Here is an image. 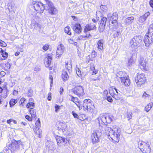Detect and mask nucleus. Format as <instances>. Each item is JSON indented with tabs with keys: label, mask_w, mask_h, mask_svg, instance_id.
I'll use <instances>...</instances> for the list:
<instances>
[{
	"label": "nucleus",
	"mask_w": 153,
	"mask_h": 153,
	"mask_svg": "<svg viewBox=\"0 0 153 153\" xmlns=\"http://www.w3.org/2000/svg\"><path fill=\"white\" fill-rule=\"evenodd\" d=\"M2 97L4 98H5L7 97V95L6 93H4V94H2Z\"/></svg>",
	"instance_id": "63"
},
{
	"label": "nucleus",
	"mask_w": 153,
	"mask_h": 153,
	"mask_svg": "<svg viewBox=\"0 0 153 153\" xmlns=\"http://www.w3.org/2000/svg\"><path fill=\"white\" fill-rule=\"evenodd\" d=\"M0 45L1 46L3 47H5L6 45V44L5 42L1 40H0Z\"/></svg>",
	"instance_id": "48"
},
{
	"label": "nucleus",
	"mask_w": 153,
	"mask_h": 153,
	"mask_svg": "<svg viewBox=\"0 0 153 153\" xmlns=\"http://www.w3.org/2000/svg\"><path fill=\"white\" fill-rule=\"evenodd\" d=\"M128 65L131 66L132 64H134L135 62V60L133 59L132 56L130 57L128 61Z\"/></svg>",
	"instance_id": "30"
},
{
	"label": "nucleus",
	"mask_w": 153,
	"mask_h": 153,
	"mask_svg": "<svg viewBox=\"0 0 153 153\" xmlns=\"http://www.w3.org/2000/svg\"><path fill=\"white\" fill-rule=\"evenodd\" d=\"M144 41L145 46L147 47H149L153 43V24L150 25L148 32L145 35Z\"/></svg>",
	"instance_id": "2"
},
{
	"label": "nucleus",
	"mask_w": 153,
	"mask_h": 153,
	"mask_svg": "<svg viewBox=\"0 0 153 153\" xmlns=\"http://www.w3.org/2000/svg\"><path fill=\"white\" fill-rule=\"evenodd\" d=\"M98 48L100 50L103 49V40H100L97 42Z\"/></svg>",
	"instance_id": "24"
},
{
	"label": "nucleus",
	"mask_w": 153,
	"mask_h": 153,
	"mask_svg": "<svg viewBox=\"0 0 153 153\" xmlns=\"http://www.w3.org/2000/svg\"><path fill=\"white\" fill-rule=\"evenodd\" d=\"M63 91H64V90H63V88H62V87H61L60 89V91H59V93L61 94H62Z\"/></svg>",
	"instance_id": "62"
},
{
	"label": "nucleus",
	"mask_w": 153,
	"mask_h": 153,
	"mask_svg": "<svg viewBox=\"0 0 153 153\" xmlns=\"http://www.w3.org/2000/svg\"><path fill=\"white\" fill-rule=\"evenodd\" d=\"M45 1L46 4L45 9L48 10V12L52 15L56 14L58 13V10L54 7L53 3L48 0H45Z\"/></svg>",
	"instance_id": "6"
},
{
	"label": "nucleus",
	"mask_w": 153,
	"mask_h": 153,
	"mask_svg": "<svg viewBox=\"0 0 153 153\" xmlns=\"http://www.w3.org/2000/svg\"><path fill=\"white\" fill-rule=\"evenodd\" d=\"M25 118L28 120L29 121H31L32 120V118L31 117H30L28 115H26L25 117Z\"/></svg>",
	"instance_id": "49"
},
{
	"label": "nucleus",
	"mask_w": 153,
	"mask_h": 153,
	"mask_svg": "<svg viewBox=\"0 0 153 153\" xmlns=\"http://www.w3.org/2000/svg\"><path fill=\"white\" fill-rule=\"evenodd\" d=\"M107 100L108 101L110 102H111L113 101V100L112 99L111 97L109 96H108L107 97Z\"/></svg>",
	"instance_id": "52"
},
{
	"label": "nucleus",
	"mask_w": 153,
	"mask_h": 153,
	"mask_svg": "<svg viewBox=\"0 0 153 153\" xmlns=\"http://www.w3.org/2000/svg\"><path fill=\"white\" fill-rule=\"evenodd\" d=\"M26 100V99L22 97V98L20 100L19 103H20V105L21 106H24L23 103Z\"/></svg>",
	"instance_id": "37"
},
{
	"label": "nucleus",
	"mask_w": 153,
	"mask_h": 153,
	"mask_svg": "<svg viewBox=\"0 0 153 153\" xmlns=\"http://www.w3.org/2000/svg\"><path fill=\"white\" fill-rule=\"evenodd\" d=\"M0 50L1 51V54L4 58L3 59H1L2 60L5 59L8 56V53L4 51L2 49L0 48Z\"/></svg>",
	"instance_id": "25"
},
{
	"label": "nucleus",
	"mask_w": 153,
	"mask_h": 153,
	"mask_svg": "<svg viewBox=\"0 0 153 153\" xmlns=\"http://www.w3.org/2000/svg\"><path fill=\"white\" fill-rule=\"evenodd\" d=\"M64 47L62 45H60L58 47L56 52V56L58 57L61 56L64 53Z\"/></svg>",
	"instance_id": "15"
},
{
	"label": "nucleus",
	"mask_w": 153,
	"mask_h": 153,
	"mask_svg": "<svg viewBox=\"0 0 153 153\" xmlns=\"http://www.w3.org/2000/svg\"><path fill=\"white\" fill-rule=\"evenodd\" d=\"M96 28V25L93 23H90V24L86 25L85 27L84 32L85 33Z\"/></svg>",
	"instance_id": "18"
},
{
	"label": "nucleus",
	"mask_w": 153,
	"mask_h": 153,
	"mask_svg": "<svg viewBox=\"0 0 153 153\" xmlns=\"http://www.w3.org/2000/svg\"><path fill=\"white\" fill-rule=\"evenodd\" d=\"M71 68V66L70 64H69V65L68 66V63H66V68L67 69L66 70L67 71H68V70L70 69H69Z\"/></svg>",
	"instance_id": "53"
},
{
	"label": "nucleus",
	"mask_w": 153,
	"mask_h": 153,
	"mask_svg": "<svg viewBox=\"0 0 153 153\" xmlns=\"http://www.w3.org/2000/svg\"><path fill=\"white\" fill-rule=\"evenodd\" d=\"M83 106L85 111L87 110L90 111L91 110H93L94 108V105L92 104V101L90 100H85L83 101Z\"/></svg>",
	"instance_id": "12"
},
{
	"label": "nucleus",
	"mask_w": 153,
	"mask_h": 153,
	"mask_svg": "<svg viewBox=\"0 0 153 153\" xmlns=\"http://www.w3.org/2000/svg\"><path fill=\"white\" fill-rule=\"evenodd\" d=\"M59 126L61 127L60 128L62 129L63 132H67L70 130L69 126L65 122H60L59 123Z\"/></svg>",
	"instance_id": "17"
},
{
	"label": "nucleus",
	"mask_w": 153,
	"mask_h": 153,
	"mask_svg": "<svg viewBox=\"0 0 153 153\" xmlns=\"http://www.w3.org/2000/svg\"><path fill=\"white\" fill-rule=\"evenodd\" d=\"M121 92L117 89L114 88H112L109 90V93L116 100H119L122 99V96L120 94Z\"/></svg>",
	"instance_id": "11"
},
{
	"label": "nucleus",
	"mask_w": 153,
	"mask_h": 153,
	"mask_svg": "<svg viewBox=\"0 0 153 153\" xmlns=\"http://www.w3.org/2000/svg\"><path fill=\"white\" fill-rule=\"evenodd\" d=\"M26 107L27 108H29L30 109H33L35 107V104L34 103L28 102L26 105Z\"/></svg>",
	"instance_id": "28"
},
{
	"label": "nucleus",
	"mask_w": 153,
	"mask_h": 153,
	"mask_svg": "<svg viewBox=\"0 0 153 153\" xmlns=\"http://www.w3.org/2000/svg\"><path fill=\"white\" fill-rule=\"evenodd\" d=\"M40 68L38 67H36L34 69V71H39L40 70Z\"/></svg>",
	"instance_id": "60"
},
{
	"label": "nucleus",
	"mask_w": 153,
	"mask_h": 153,
	"mask_svg": "<svg viewBox=\"0 0 153 153\" xmlns=\"http://www.w3.org/2000/svg\"><path fill=\"white\" fill-rule=\"evenodd\" d=\"M73 29L74 31L77 33L79 34L82 31V28L80 25L78 23L74 24L73 26Z\"/></svg>",
	"instance_id": "19"
},
{
	"label": "nucleus",
	"mask_w": 153,
	"mask_h": 153,
	"mask_svg": "<svg viewBox=\"0 0 153 153\" xmlns=\"http://www.w3.org/2000/svg\"><path fill=\"white\" fill-rule=\"evenodd\" d=\"M51 60L52 56L51 55H48L45 58V66L47 67L50 66L51 62Z\"/></svg>",
	"instance_id": "22"
},
{
	"label": "nucleus",
	"mask_w": 153,
	"mask_h": 153,
	"mask_svg": "<svg viewBox=\"0 0 153 153\" xmlns=\"http://www.w3.org/2000/svg\"><path fill=\"white\" fill-rule=\"evenodd\" d=\"M91 36V35L90 34H87L85 36H80L78 37V39L79 40H83L85 39V38H88Z\"/></svg>",
	"instance_id": "29"
},
{
	"label": "nucleus",
	"mask_w": 153,
	"mask_h": 153,
	"mask_svg": "<svg viewBox=\"0 0 153 153\" xmlns=\"http://www.w3.org/2000/svg\"><path fill=\"white\" fill-rule=\"evenodd\" d=\"M80 101L79 100V99L77 97H74V98L73 101L76 104V103H78V102H79Z\"/></svg>",
	"instance_id": "46"
},
{
	"label": "nucleus",
	"mask_w": 153,
	"mask_h": 153,
	"mask_svg": "<svg viewBox=\"0 0 153 153\" xmlns=\"http://www.w3.org/2000/svg\"><path fill=\"white\" fill-rule=\"evenodd\" d=\"M137 76L135 78V82L138 87H140L141 85L144 84L146 80V77L143 74H137Z\"/></svg>",
	"instance_id": "8"
},
{
	"label": "nucleus",
	"mask_w": 153,
	"mask_h": 153,
	"mask_svg": "<svg viewBox=\"0 0 153 153\" xmlns=\"http://www.w3.org/2000/svg\"><path fill=\"white\" fill-rule=\"evenodd\" d=\"M32 5L33 6L34 10L40 13H43L44 10L45 9V7L41 2L33 1L32 2Z\"/></svg>",
	"instance_id": "9"
},
{
	"label": "nucleus",
	"mask_w": 153,
	"mask_h": 153,
	"mask_svg": "<svg viewBox=\"0 0 153 153\" xmlns=\"http://www.w3.org/2000/svg\"><path fill=\"white\" fill-rule=\"evenodd\" d=\"M16 143L19 146H22V143L20 140L17 141Z\"/></svg>",
	"instance_id": "61"
},
{
	"label": "nucleus",
	"mask_w": 153,
	"mask_h": 153,
	"mask_svg": "<svg viewBox=\"0 0 153 153\" xmlns=\"http://www.w3.org/2000/svg\"><path fill=\"white\" fill-rule=\"evenodd\" d=\"M74 97H73L72 95H69L68 96V100H70V101H72V102L73 101V100H74Z\"/></svg>",
	"instance_id": "50"
},
{
	"label": "nucleus",
	"mask_w": 153,
	"mask_h": 153,
	"mask_svg": "<svg viewBox=\"0 0 153 153\" xmlns=\"http://www.w3.org/2000/svg\"><path fill=\"white\" fill-rule=\"evenodd\" d=\"M138 147L143 153H150L151 148L149 143L139 141L138 143Z\"/></svg>",
	"instance_id": "5"
},
{
	"label": "nucleus",
	"mask_w": 153,
	"mask_h": 153,
	"mask_svg": "<svg viewBox=\"0 0 153 153\" xmlns=\"http://www.w3.org/2000/svg\"><path fill=\"white\" fill-rule=\"evenodd\" d=\"M17 102L16 100L12 99L10 102V104L11 107L13 106Z\"/></svg>",
	"instance_id": "33"
},
{
	"label": "nucleus",
	"mask_w": 153,
	"mask_h": 153,
	"mask_svg": "<svg viewBox=\"0 0 153 153\" xmlns=\"http://www.w3.org/2000/svg\"><path fill=\"white\" fill-rule=\"evenodd\" d=\"M106 17H104L103 18H102L101 19V23H102V25H105L106 24Z\"/></svg>",
	"instance_id": "38"
},
{
	"label": "nucleus",
	"mask_w": 153,
	"mask_h": 153,
	"mask_svg": "<svg viewBox=\"0 0 153 153\" xmlns=\"http://www.w3.org/2000/svg\"><path fill=\"white\" fill-rule=\"evenodd\" d=\"M149 3L151 7L153 8V0H151L149 2Z\"/></svg>",
	"instance_id": "59"
},
{
	"label": "nucleus",
	"mask_w": 153,
	"mask_h": 153,
	"mask_svg": "<svg viewBox=\"0 0 153 153\" xmlns=\"http://www.w3.org/2000/svg\"><path fill=\"white\" fill-rule=\"evenodd\" d=\"M100 128V130H98L96 131H94L91 136V139L93 143H96L99 141V137L100 136L102 133V131H103V129Z\"/></svg>",
	"instance_id": "10"
},
{
	"label": "nucleus",
	"mask_w": 153,
	"mask_h": 153,
	"mask_svg": "<svg viewBox=\"0 0 153 153\" xmlns=\"http://www.w3.org/2000/svg\"><path fill=\"white\" fill-rule=\"evenodd\" d=\"M56 140L58 145L60 146L62 144H65L68 141L66 139L59 136L57 137Z\"/></svg>",
	"instance_id": "16"
},
{
	"label": "nucleus",
	"mask_w": 153,
	"mask_h": 153,
	"mask_svg": "<svg viewBox=\"0 0 153 153\" xmlns=\"http://www.w3.org/2000/svg\"><path fill=\"white\" fill-rule=\"evenodd\" d=\"M72 115L75 118H78L79 116L74 111H73L72 112Z\"/></svg>",
	"instance_id": "51"
},
{
	"label": "nucleus",
	"mask_w": 153,
	"mask_h": 153,
	"mask_svg": "<svg viewBox=\"0 0 153 153\" xmlns=\"http://www.w3.org/2000/svg\"><path fill=\"white\" fill-rule=\"evenodd\" d=\"M72 91L78 97L82 96L84 94V88L81 85L76 86L72 89Z\"/></svg>",
	"instance_id": "13"
},
{
	"label": "nucleus",
	"mask_w": 153,
	"mask_h": 153,
	"mask_svg": "<svg viewBox=\"0 0 153 153\" xmlns=\"http://www.w3.org/2000/svg\"><path fill=\"white\" fill-rule=\"evenodd\" d=\"M59 108V106L57 105L55 106V111L57 112Z\"/></svg>",
	"instance_id": "64"
},
{
	"label": "nucleus",
	"mask_w": 153,
	"mask_h": 153,
	"mask_svg": "<svg viewBox=\"0 0 153 153\" xmlns=\"http://www.w3.org/2000/svg\"><path fill=\"white\" fill-rule=\"evenodd\" d=\"M49 79L51 80V84L53 83V77L51 75H50Z\"/></svg>",
	"instance_id": "57"
},
{
	"label": "nucleus",
	"mask_w": 153,
	"mask_h": 153,
	"mask_svg": "<svg viewBox=\"0 0 153 153\" xmlns=\"http://www.w3.org/2000/svg\"><path fill=\"white\" fill-rule=\"evenodd\" d=\"M134 19L133 16L128 17L124 19L123 22L125 25H129L133 22Z\"/></svg>",
	"instance_id": "20"
},
{
	"label": "nucleus",
	"mask_w": 153,
	"mask_h": 153,
	"mask_svg": "<svg viewBox=\"0 0 153 153\" xmlns=\"http://www.w3.org/2000/svg\"><path fill=\"white\" fill-rule=\"evenodd\" d=\"M150 97V95L147 94L146 92H145L143 94L142 97L143 98L145 99L147 98H149Z\"/></svg>",
	"instance_id": "40"
},
{
	"label": "nucleus",
	"mask_w": 153,
	"mask_h": 153,
	"mask_svg": "<svg viewBox=\"0 0 153 153\" xmlns=\"http://www.w3.org/2000/svg\"><path fill=\"white\" fill-rule=\"evenodd\" d=\"M51 93L50 92L48 94V99L49 101H50L51 100Z\"/></svg>",
	"instance_id": "55"
},
{
	"label": "nucleus",
	"mask_w": 153,
	"mask_h": 153,
	"mask_svg": "<svg viewBox=\"0 0 153 153\" xmlns=\"http://www.w3.org/2000/svg\"><path fill=\"white\" fill-rule=\"evenodd\" d=\"M80 101L79 100V99L77 97H74V98L73 101L76 104V103H78V102H79Z\"/></svg>",
	"instance_id": "45"
},
{
	"label": "nucleus",
	"mask_w": 153,
	"mask_h": 153,
	"mask_svg": "<svg viewBox=\"0 0 153 153\" xmlns=\"http://www.w3.org/2000/svg\"><path fill=\"white\" fill-rule=\"evenodd\" d=\"M153 106V103L150 102L145 107V109L147 112H148Z\"/></svg>",
	"instance_id": "26"
},
{
	"label": "nucleus",
	"mask_w": 153,
	"mask_h": 153,
	"mask_svg": "<svg viewBox=\"0 0 153 153\" xmlns=\"http://www.w3.org/2000/svg\"><path fill=\"white\" fill-rule=\"evenodd\" d=\"M117 76L120 79L121 82L123 83L125 86H128L130 85V80L124 72L119 71L117 73Z\"/></svg>",
	"instance_id": "7"
},
{
	"label": "nucleus",
	"mask_w": 153,
	"mask_h": 153,
	"mask_svg": "<svg viewBox=\"0 0 153 153\" xmlns=\"http://www.w3.org/2000/svg\"><path fill=\"white\" fill-rule=\"evenodd\" d=\"M76 73L78 76H79V75H81V72L79 69L78 68V70H76Z\"/></svg>",
	"instance_id": "56"
},
{
	"label": "nucleus",
	"mask_w": 153,
	"mask_h": 153,
	"mask_svg": "<svg viewBox=\"0 0 153 153\" xmlns=\"http://www.w3.org/2000/svg\"><path fill=\"white\" fill-rule=\"evenodd\" d=\"M34 25V28H35L36 29H40L41 28V25L38 23H35Z\"/></svg>",
	"instance_id": "42"
},
{
	"label": "nucleus",
	"mask_w": 153,
	"mask_h": 153,
	"mask_svg": "<svg viewBox=\"0 0 153 153\" xmlns=\"http://www.w3.org/2000/svg\"><path fill=\"white\" fill-rule=\"evenodd\" d=\"M36 128H39V127L40 126V123L39 119L37 120L35 123Z\"/></svg>",
	"instance_id": "41"
},
{
	"label": "nucleus",
	"mask_w": 153,
	"mask_h": 153,
	"mask_svg": "<svg viewBox=\"0 0 153 153\" xmlns=\"http://www.w3.org/2000/svg\"><path fill=\"white\" fill-rule=\"evenodd\" d=\"M139 63L141 68L143 70L146 69L147 61L146 59H144L142 56H140L139 60Z\"/></svg>",
	"instance_id": "14"
},
{
	"label": "nucleus",
	"mask_w": 153,
	"mask_h": 153,
	"mask_svg": "<svg viewBox=\"0 0 153 153\" xmlns=\"http://www.w3.org/2000/svg\"><path fill=\"white\" fill-rule=\"evenodd\" d=\"M120 129L117 128L113 127L112 128L111 127L105 126L103 133L116 142L118 143L120 140Z\"/></svg>",
	"instance_id": "1"
},
{
	"label": "nucleus",
	"mask_w": 153,
	"mask_h": 153,
	"mask_svg": "<svg viewBox=\"0 0 153 153\" xmlns=\"http://www.w3.org/2000/svg\"><path fill=\"white\" fill-rule=\"evenodd\" d=\"M92 55H94L93 57H95L96 56V55H97V53L96 52L94 51H93L92 52Z\"/></svg>",
	"instance_id": "58"
},
{
	"label": "nucleus",
	"mask_w": 153,
	"mask_h": 153,
	"mask_svg": "<svg viewBox=\"0 0 153 153\" xmlns=\"http://www.w3.org/2000/svg\"><path fill=\"white\" fill-rule=\"evenodd\" d=\"M111 24L114 25V28H117L118 26V23L117 20L112 21L111 22Z\"/></svg>",
	"instance_id": "39"
},
{
	"label": "nucleus",
	"mask_w": 153,
	"mask_h": 153,
	"mask_svg": "<svg viewBox=\"0 0 153 153\" xmlns=\"http://www.w3.org/2000/svg\"><path fill=\"white\" fill-rule=\"evenodd\" d=\"M150 13L149 12H148L146 13L143 16L144 18H145V19H146V18L150 15Z\"/></svg>",
	"instance_id": "47"
},
{
	"label": "nucleus",
	"mask_w": 153,
	"mask_h": 153,
	"mask_svg": "<svg viewBox=\"0 0 153 153\" xmlns=\"http://www.w3.org/2000/svg\"><path fill=\"white\" fill-rule=\"evenodd\" d=\"M76 105L77 107L79 108V110L81 109L82 107H83V105H82L80 101L79 102H78V103H76Z\"/></svg>",
	"instance_id": "43"
},
{
	"label": "nucleus",
	"mask_w": 153,
	"mask_h": 153,
	"mask_svg": "<svg viewBox=\"0 0 153 153\" xmlns=\"http://www.w3.org/2000/svg\"><path fill=\"white\" fill-rule=\"evenodd\" d=\"M108 18L110 20H117L118 19L117 14L116 13H113L112 14L110 13H109L108 14Z\"/></svg>",
	"instance_id": "21"
},
{
	"label": "nucleus",
	"mask_w": 153,
	"mask_h": 153,
	"mask_svg": "<svg viewBox=\"0 0 153 153\" xmlns=\"http://www.w3.org/2000/svg\"><path fill=\"white\" fill-rule=\"evenodd\" d=\"M43 49L45 51H47L49 48V46L48 45H45L43 47Z\"/></svg>",
	"instance_id": "54"
},
{
	"label": "nucleus",
	"mask_w": 153,
	"mask_h": 153,
	"mask_svg": "<svg viewBox=\"0 0 153 153\" xmlns=\"http://www.w3.org/2000/svg\"><path fill=\"white\" fill-rule=\"evenodd\" d=\"M29 112L31 115L32 117L35 118L36 116L35 110H34L33 109H30Z\"/></svg>",
	"instance_id": "27"
},
{
	"label": "nucleus",
	"mask_w": 153,
	"mask_h": 153,
	"mask_svg": "<svg viewBox=\"0 0 153 153\" xmlns=\"http://www.w3.org/2000/svg\"><path fill=\"white\" fill-rule=\"evenodd\" d=\"M70 31L71 28L69 26H67L65 28V32L69 35H71V32Z\"/></svg>",
	"instance_id": "31"
},
{
	"label": "nucleus",
	"mask_w": 153,
	"mask_h": 153,
	"mask_svg": "<svg viewBox=\"0 0 153 153\" xmlns=\"http://www.w3.org/2000/svg\"><path fill=\"white\" fill-rule=\"evenodd\" d=\"M100 9L103 11H106L107 10V7L105 5H101L100 7Z\"/></svg>",
	"instance_id": "36"
},
{
	"label": "nucleus",
	"mask_w": 153,
	"mask_h": 153,
	"mask_svg": "<svg viewBox=\"0 0 153 153\" xmlns=\"http://www.w3.org/2000/svg\"><path fill=\"white\" fill-rule=\"evenodd\" d=\"M142 38L140 36H135L130 41V45L132 49H135L138 48L142 42Z\"/></svg>",
	"instance_id": "4"
},
{
	"label": "nucleus",
	"mask_w": 153,
	"mask_h": 153,
	"mask_svg": "<svg viewBox=\"0 0 153 153\" xmlns=\"http://www.w3.org/2000/svg\"><path fill=\"white\" fill-rule=\"evenodd\" d=\"M11 66V65L8 62L6 63L4 66L5 70H8L9 69Z\"/></svg>",
	"instance_id": "34"
},
{
	"label": "nucleus",
	"mask_w": 153,
	"mask_h": 153,
	"mask_svg": "<svg viewBox=\"0 0 153 153\" xmlns=\"http://www.w3.org/2000/svg\"><path fill=\"white\" fill-rule=\"evenodd\" d=\"M62 76L64 81H65L68 80L69 77L67 73V71L65 70L63 71Z\"/></svg>",
	"instance_id": "23"
},
{
	"label": "nucleus",
	"mask_w": 153,
	"mask_h": 153,
	"mask_svg": "<svg viewBox=\"0 0 153 153\" xmlns=\"http://www.w3.org/2000/svg\"><path fill=\"white\" fill-rule=\"evenodd\" d=\"M34 131L36 133L37 135H38V137H39V136L41 134V131L39 128H36V129H33Z\"/></svg>",
	"instance_id": "32"
},
{
	"label": "nucleus",
	"mask_w": 153,
	"mask_h": 153,
	"mask_svg": "<svg viewBox=\"0 0 153 153\" xmlns=\"http://www.w3.org/2000/svg\"><path fill=\"white\" fill-rule=\"evenodd\" d=\"M146 19L145 18H144L143 16H140L138 20L139 22L140 23L142 24L143 23Z\"/></svg>",
	"instance_id": "35"
},
{
	"label": "nucleus",
	"mask_w": 153,
	"mask_h": 153,
	"mask_svg": "<svg viewBox=\"0 0 153 153\" xmlns=\"http://www.w3.org/2000/svg\"><path fill=\"white\" fill-rule=\"evenodd\" d=\"M74 37H73V38H71L69 39V42L70 44H73L74 43H76V42H75V39H74Z\"/></svg>",
	"instance_id": "44"
},
{
	"label": "nucleus",
	"mask_w": 153,
	"mask_h": 153,
	"mask_svg": "<svg viewBox=\"0 0 153 153\" xmlns=\"http://www.w3.org/2000/svg\"><path fill=\"white\" fill-rule=\"evenodd\" d=\"M114 118L111 115L106 114L101 116L99 120L100 128H103L106 126L104 124L106 123H110Z\"/></svg>",
	"instance_id": "3"
}]
</instances>
